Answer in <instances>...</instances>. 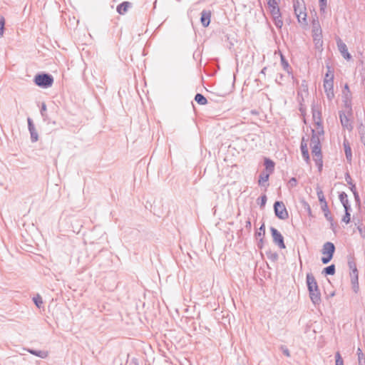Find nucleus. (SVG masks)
<instances>
[{
  "label": "nucleus",
  "mask_w": 365,
  "mask_h": 365,
  "mask_svg": "<svg viewBox=\"0 0 365 365\" xmlns=\"http://www.w3.org/2000/svg\"><path fill=\"white\" fill-rule=\"evenodd\" d=\"M266 70H267V67H264V68L262 69V71H261L260 73L265 75Z\"/></svg>",
  "instance_id": "nucleus-57"
},
{
  "label": "nucleus",
  "mask_w": 365,
  "mask_h": 365,
  "mask_svg": "<svg viewBox=\"0 0 365 365\" xmlns=\"http://www.w3.org/2000/svg\"><path fill=\"white\" fill-rule=\"evenodd\" d=\"M343 207L344 208L345 212H349L351 210V205H349V202H348V204L346 205H344Z\"/></svg>",
  "instance_id": "nucleus-53"
},
{
  "label": "nucleus",
  "mask_w": 365,
  "mask_h": 365,
  "mask_svg": "<svg viewBox=\"0 0 365 365\" xmlns=\"http://www.w3.org/2000/svg\"><path fill=\"white\" fill-rule=\"evenodd\" d=\"M354 200H355L356 202L358 205H360L361 200H360V197H359L358 192H354Z\"/></svg>",
  "instance_id": "nucleus-47"
},
{
  "label": "nucleus",
  "mask_w": 365,
  "mask_h": 365,
  "mask_svg": "<svg viewBox=\"0 0 365 365\" xmlns=\"http://www.w3.org/2000/svg\"><path fill=\"white\" fill-rule=\"evenodd\" d=\"M324 88L327 98L332 100L334 97V82L324 81Z\"/></svg>",
  "instance_id": "nucleus-11"
},
{
  "label": "nucleus",
  "mask_w": 365,
  "mask_h": 365,
  "mask_svg": "<svg viewBox=\"0 0 365 365\" xmlns=\"http://www.w3.org/2000/svg\"><path fill=\"white\" fill-rule=\"evenodd\" d=\"M321 208H322V210L324 212V217H326V219L329 222H332L333 217L331 215L330 211L328 207L327 202H324V205H322Z\"/></svg>",
  "instance_id": "nucleus-20"
},
{
  "label": "nucleus",
  "mask_w": 365,
  "mask_h": 365,
  "mask_svg": "<svg viewBox=\"0 0 365 365\" xmlns=\"http://www.w3.org/2000/svg\"><path fill=\"white\" fill-rule=\"evenodd\" d=\"M34 81L36 86L47 88L53 85V77L48 73H38L35 76Z\"/></svg>",
  "instance_id": "nucleus-3"
},
{
  "label": "nucleus",
  "mask_w": 365,
  "mask_h": 365,
  "mask_svg": "<svg viewBox=\"0 0 365 365\" xmlns=\"http://www.w3.org/2000/svg\"><path fill=\"white\" fill-rule=\"evenodd\" d=\"M352 285V289L355 293H357L359 290V280L351 281Z\"/></svg>",
  "instance_id": "nucleus-39"
},
{
  "label": "nucleus",
  "mask_w": 365,
  "mask_h": 365,
  "mask_svg": "<svg viewBox=\"0 0 365 365\" xmlns=\"http://www.w3.org/2000/svg\"><path fill=\"white\" fill-rule=\"evenodd\" d=\"M350 190H351L353 195L354 194V192H357L355 184L353 183L350 185Z\"/></svg>",
  "instance_id": "nucleus-54"
},
{
  "label": "nucleus",
  "mask_w": 365,
  "mask_h": 365,
  "mask_svg": "<svg viewBox=\"0 0 365 365\" xmlns=\"http://www.w3.org/2000/svg\"><path fill=\"white\" fill-rule=\"evenodd\" d=\"M280 349L281 351H282V353L287 357L290 356V353H289V349H287V346H281L280 347Z\"/></svg>",
  "instance_id": "nucleus-44"
},
{
  "label": "nucleus",
  "mask_w": 365,
  "mask_h": 365,
  "mask_svg": "<svg viewBox=\"0 0 365 365\" xmlns=\"http://www.w3.org/2000/svg\"><path fill=\"white\" fill-rule=\"evenodd\" d=\"M27 121H28V128H29V130L31 131L34 129H35V126H34V125L33 123V121H32V120L30 118H28Z\"/></svg>",
  "instance_id": "nucleus-45"
},
{
  "label": "nucleus",
  "mask_w": 365,
  "mask_h": 365,
  "mask_svg": "<svg viewBox=\"0 0 365 365\" xmlns=\"http://www.w3.org/2000/svg\"><path fill=\"white\" fill-rule=\"evenodd\" d=\"M339 115L342 127L349 131L353 129V126L350 123L349 118L346 115L344 111H339Z\"/></svg>",
  "instance_id": "nucleus-12"
},
{
  "label": "nucleus",
  "mask_w": 365,
  "mask_h": 365,
  "mask_svg": "<svg viewBox=\"0 0 365 365\" xmlns=\"http://www.w3.org/2000/svg\"><path fill=\"white\" fill-rule=\"evenodd\" d=\"M131 7V3L123 1L117 6V11L119 14H124Z\"/></svg>",
  "instance_id": "nucleus-16"
},
{
  "label": "nucleus",
  "mask_w": 365,
  "mask_h": 365,
  "mask_svg": "<svg viewBox=\"0 0 365 365\" xmlns=\"http://www.w3.org/2000/svg\"><path fill=\"white\" fill-rule=\"evenodd\" d=\"M300 150L302 153V158L305 160V162L309 164L310 163V158L309 154L307 148V144L304 141V138H302L301 145H300Z\"/></svg>",
  "instance_id": "nucleus-14"
},
{
  "label": "nucleus",
  "mask_w": 365,
  "mask_h": 365,
  "mask_svg": "<svg viewBox=\"0 0 365 365\" xmlns=\"http://www.w3.org/2000/svg\"><path fill=\"white\" fill-rule=\"evenodd\" d=\"M280 58H281V64L283 67L284 70L288 73H292V68L288 63V61L286 60L285 57L283 56V54L280 53Z\"/></svg>",
  "instance_id": "nucleus-18"
},
{
  "label": "nucleus",
  "mask_w": 365,
  "mask_h": 365,
  "mask_svg": "<svg viewBox=\"0 0 365 365\" xmlns=\"http://www.w3.org/2000/svg\"><path fill=\"white\" fill-rule=\"evenodd\" d=\"M345 180L347 182L348 185H351L353 184V180L349 175V173H345Z\"/></svg>",
  "instance_id": "nucleus-46"
},
{
  "label": "nucleus",
  "mask_w": 365,
  "mask_h": 365,
  "mask_svg": "<svg viewBox=\"0 0 365 365\" xmlns=\"http://www.w3.org/2000/svg\"><path fill=\"white\" fill-rule=\"evenodd\" d=\"M312 37L317 49H320L323 46L322 31L318 20L312 22Z\"/></svg>",
  "instance_id": "nucleus-2"
},
{
  "label": "nucleus",
  "mask_w": 365,
  "mask_h": 365,
  "mask_svg": "<svg viewBox=\"0 0 365 365\" xmlns=\"http://www.w3.org/2000/svg\"><path fill=\"white\" fill-rule=\"evenodd\" d=\"M335 359L336 365H344V361L339 351H337L335 354Z\"/></svg>",
  "instance_id": "nucleus-35"
},
{
  "label": "nucleus",
  "mask_w": 365,
  "mask_h": 365,
  "mask_svg": "<svg viewBox=\"0 0 365 365\" xmlns=\"http://www.w3.org/2000/svg\"><path fill=\"white\" fill-rule=\"evenodd\" d=\"M350 212L346 211L345 212V214L342 218V221L346 222V224L350 222L351 217H350Z\"/></svg>",
  "instance_id": "nucleus-43"
},
{
  "label": "nucleus",
  "mask_w": 365,
  "mask_h": 365,
  "mask_svg": "<svg viewBox=\"0 0 365 365\" xmlns=\"http://www.w3.org/2000/svg\"><path fill=\"white\" fill-rule=\"evenodd\" d=\"M267 257L272 261L274 262L278 259V255L276 252L267 253Z\"/></svg>",
  "instance_id": "nucleus-41"
},
{
  "label": "nucleus",
  "mask_w": 365,
  "mask_h": 365,
  "mask_svg": "<svg viewBox=\"0 0 365 365\" xmlns=\"http://www.w3.org/2000/svg\"><path fill=\"white\" fill-rule=\"evenodd\" d=\"M344 152H345V155H346V160L348 161H351V158H352V153H351V147H350L348 141H346V140L344 141Z\"/></svg>",
  "instance_id": "nucleus-19"
},
{
  "label": "nucleus",
  "mask_w": 365,
  "mask_h": 365,
  "mask_svg": "<svg viewBox=\"0 0 365 365\" xmlns=\"http://www.w3.org/2000/svg\"><path fill=\"white\" fill-rule=\"evenodd\" d=\"M34 302L35 303V304L39 308L41 307V304H43V301H42V299L41 297L38 295L36 297H34Z\"/></svg>",
  "instance_id": "nucleus-40"
},
{
  "label": "nucleus",
  "mask_w": 365,
  "mask_h": 365,
  "mask_svg": "<svg viewBox=\"0 0 365 365\" xmlns=\"http://www.w3.org/2000/svg\"><path fill=\"white\" fill-rule=\"evenodd\" d=\"M251 227H252V224H251V221L250 219H248L247 221H246V225H245V227L248 230H250L251 229Z\"/></svg>",
  "instance_id": "nucleus-52"
},
{
  "label": "nucleus",
  "mask_w": 365,
  "mask_h": 365,
  "mask_svg": "<svg viewBox=\"0 0 365 365\" xmlns=\"http://www.w3.org/2000/svg\"><path fill=\"white\" fill-rule=\"evenodd\" d=\"M359 230L360 232H362V230L361 228H359Z\"/></svg>",
  "instance_id": "nucleus-60"
},
{
  "label": "nucleus",
  "mask_w": 365,
  "mask_h": 365,
  "mask_svg": "<svg viewBox=\"0 0 365 365\" xmlns=\"http://www.w3.org/2000/svg\"><path fill=\"white\" fill-rule=\"evenodd\" d=\"M318 118H319V120L317 122H316V124L317 126V130H312V135L311 143H310L311 146L321 145L319 135H324V129L322 125L321 118L319 116L318 117Z\"/></svg>",
  "instance_id": "nucleus-6"
},
{
  "label": "nucleus",
  "mask_w": 365,
  "mask_h": 365,
  "mask_svg": "<svg viewBox=\"0 0 365 365\" xmlns=\"http://www.w3.org/2000/svg\"><path fill=\"white\" fill-rule=\"evenodd\" d=\"M269 10L272 17L279 16L281 14L279 6H273L272 7H269Z\"/></svg>",
  "instance_id": "nucleus-27"
},
{
  "label": "nucleus",
  "mask_w": 365,
  "mask_h": 365,
  "mask_svg": "<svg viewBox=\"0 0 365 365\" xmlns=\"http://www.w3.org/2000/svg\"><path fill=\"white\" fill-rule=\"evenodd\" d=\"M322 254L326 255V257H322V262L323 264H328L332 259L334 253L335 252V246L331 242H325L322 247Z\"/></svg>",
  "instance_id": "nucleus-5"
},
{
  "label": "nucleus",
  "mask_w": 365,
  "mask_h": 365,
  "mask_svg": "<svg viewBox=\"0 0 365 365\" xmlns=\"http://www.w3.org/2000/svg\"><path fill=\"white\" fill-rule=\"evenodd\" d=\"M294 13L299 23H306L307 13L306 7L303 0H293Z\"/></svg>",
  "instance_id": "nucleus-4"
},
{
  "label": "nucleus",
  "mask_w": 365,
  "mask_h": 365,
  "mask_svg": "<svg viewBox=\"0 0 365 365\" xmlns=\"http://www.w3.org/2000/svg\"><path fill=\"white\" fill-rule=\"evenodd\" d=\"M319 10L322 14L326 13L327 0H319Z\"/></svg>",
  "instance_id": "nucleus-29"
},
{
  "label": "nucleus",
  "mask_w": 365,
  "mask_h": 365,
  "mask_svg": "<svg viewBox=\"0 0 365 365\" xmlns=\"http://www.w3.org/2000/svg\"><path fill=\"white\" fill-rule=\"evenodd\" d=\"M4 28L0 27V37L3 36Z\"/></svg>",
  "instance_id": "nucleus-56"
},
{
  "label": "nucleus",
  "mask_w": 365,
  "mask_h": 365,
  "mask_svg": "<svg viewBox=\"0 0 365 365\" xmlns=\"http://www.w3.org/2000/svg\"><path fill=\"white\" fill-rule=\"evenodd\" d=\"M301 204H302V207H304V209L307 211V215L309 217H312V209H311V207L309 205V203L307 201H305L304 200H302L301 201Z\"/></svg>",
  "instance_id": "nucleus-26"
},
{
  "label": "nucleus",
  "mask_w": 365,
  "mask_h": 365,
  "mask_svg": "<svg viewBox=\"0 0 365 365\" xmlns=\"http://www.w3.org/2000/svg\"><path fill=\"white\" fill-rule=\"evenodd\" d=\"M357 354H358L359 364V365H365V359H364V361H361V358L364 356V354L359 348L357 349Z\"/></svg>",
  "instance_id": "nucleus-38"
},
{
  "label": "nucleus",
  "mask_w": 365,
  "mask_h": 365,
  "mask_svg": "<svg viewBox=\"0 0 365 365\" xmlns=\"http://www.w3.org/2000/svg\"><path fill=\"white\" fill-rule=\"evenodd\" d=\"M348 266L351 271L357 269L356 264L352 258L349 259Z\"/></svg>",
  "instance_id": "nucleus-37"
},
{
  "label": "nucleus",
  "mask_w": 365,
  "mask_h": 365,
  "mask_svg": "<svg viewBox=\"0 0 365 365\" xmlns=\"http://www.w3.org/2000/svg\"><path fill=\"white\" fill-rule=\"evenodd\" d=\"M269 175H270V173L265 172V171H262L259 175V180H258L259 185L262 186V185H263L264 182H267L269 180Z\"/></svg>",
  "instance_id": "nucleus-21"
},
{
  "label": "nucleus",
  "mask_w": 365,
  "mask_h": 365,
  "mask_svg": "<svg viewBox=\"0 0 365 365\" xmlns=\"http://www.w3.org/2000/svg\"><path fill=\"white\" fill-rule=\"evenodd\" d=\"M336 42L338 50L341 54V56L347 61L351 60V56L348 51V48L346 43H344L343 41L339 37L336 38Z\"/></svg>",
  "instance_id": "nucleus-10"
},
{
  "label": "nucleus",
  "mask_w": 365,
  "mask_h": 365,
  "mask_svg": "<svg viewBox=\"0 0 365 365\" xmlns=\"http://www.w3.org/2000/svg\"><path fill=\"white\" fill-rule=\"evenodd\" d=\"M327 73L325 74L324 81L334 82V73L330 66L327 65Z\"/></svg>",
  "instance_id": "nucleus-24"
},
{
  "label": "nucleus",
  "mask_w": 365,
  "mask_h": 365,
  "mask_svg": "<svg viewBox=\"0 0 365 365\" xmlns=\"http://www.w3.org/2000/svg\"><path fill=\"white\" fill-rule=\"evenodd\" d=\"M306 281L312 302L314 305H319L322 302L321 292L314 276L312 273H307Z\"/></svg>",
  "instance_id": "nucleus-1"
},
{
  "label": "nucleus",
  "mask_w": 365,
  "mask_h": 365,
  "mask_svg": "<svg viewBox=\"0 0 365 365\" xmlns=\"http://www.w3.org/2000/svg\"><path fill=\"white\" fill-rule=\"evenodd\" d=\"M265 233L264 225H262L259 228V230L256 232L255 237L256 239L258 240L259 237H263Z\"/></svg>",
  "instance_id": "nucleus-31"
},
{
  "label": "nucleus",
  "mask_w": 365,
  "mask_h": 365,
  "mask_svg": "<svg viewBox=\"0 0 365 365\" xmlns=\"http://www.w3.org/2000/svg\"><path fill=\"white\" fill-rule=\"evenodd\" d=\"M272 18L274 19V25L276 26V27L281 29L283 25V21L282 20L281 14L279 16H274Z\"/></svg>",
  "instance_id": "nucleus-30"
},
{
  "label": "nucleus",
  "mask_w": 365,
  "mask_h": 365,
  "mask_svg": "<svg viewBox=\"0 0 365 365\" xmlns=\"http://www.w3.org/2000/svg\"><path fill=\"white\" fill-rule=\"evenodd\" d=\"M350 277H351V281L359 280L358 269L351 271Z\"/></svg>",
  "instance_id": "nucleus-36"
},
{
  "label": "nucleus",
  "mask_w": 365,
  "mask_h": 365,
  "mask_svg": "<svg viewBox=\"0 0 365 365\" xmlns=\"http://www.w3.org/2000/svg\"><path fill=\"white\" fill-rule=\"evenodd\" d=\"M270 232L274 243L276 244L280 249H284L286 246L284 242V237L280 232L273 227H270Z\"/></svg>",
  "instance_id": "nucleus-9"
},
{
  "label": "nucleus",
  "mask_w": 365,
  "mask_h": 365,
  "mask_svg": "<svg viewBox=\"0 0 365 365\" xmlns=\"http://www.w3.org/2000/svg\"><path fill=\"white\" fill-rule=\"evenodd\" d=\"M40 113H41V115L43 118V120L46 122H48V115L46 113V103H43L42 105H41V110H40Z\"/></svg>",
  "instance_id": "nucleus-25"
},
{
  "label": "nucleus",
  "mask_w": 365,
  "mask_h": 365,
  "mask_svg": "<svg viewBox=\"0 0 365 365\" xmlns=\"http://www.w3.org/2000/svg\"><path fill=\"white\" fill-rule=\"evenodd\" d=\"M311 147L312 153L314 156V160L315 161L316 165L318 167L319 171H321L323 166L321 145H314Z\"/></svg>",
  "instance_id": "nucleus-8"
},
{
  "label": "nucleus",
  "mask_w": 365,
  "mask_h": 365,
  "mask_svg": "<svg viewBox=\"0 0 365 365\" xmlns=\"http://www.w3.org/2000/svg\"><path fill=\"white\" fill-rule=\"evenodd\" d=\"M264 165L265 166V172H267L270 174H272L274 172V163L270 160L269 158H265Z\"/></svg>",
  "instance_id": "nucleus-17"
},
{
  "label": "nucleus",
  "mask_w": 365,
  "mask_h": 365,
  "mask_svg": "<svg viewBox=\"0 0 365 365\" xmlns=\"http://www.w3.org/2000/svg\"><path fill=\"white\" fill-rule=\"evenodd\" d=\"M317 195L319 201L321 203V205H324V202H327V201H326V199H325V197L324 195V193H323L322 190H318L317 191Z\"/></svg>",
  "instance_id": "nucleus-32"
},
{
  "label": "nucleus",
  "mask_w": 365,
  "mask_h": 365,
  "mask_svg": "<svg viewBox=\"0 0 365 365\" xmlns=\"http://www.w3.org/2000/svg\"><path fill=\"white\" fill-rule=\"evenodd\" d=\"M335 265L331 264L324 268L322 273L325 275H334L335 274Z\"/></svg>",
  "instance_id": "nucleus-22"
},
{
  "label": "nucleus",
  "mask_w": 365,
  "mask_h": 365,
  "mask_svg": "<svg viewBox=\"0 0 365 365\" xmlns=\"http://www.w3.org/2000/svg\"><path fill=\"white\" fill-rule=\"evenodd\" d=\"M364 359H365V357H364V356H363V357L361 358V361H364Z\"/></svg>",
  "instance_id": "nucleus-59"
},
{
  "label": "nucleus",
  "mask_w": 365,
  "mask_h": 365,
  "mask_svg": "<svg viewBox=\"0 0 365 365\" xmlns=\"http://www.w3.org/2000/svg\"><path fill=\"white\" fill-rule=\"evenodd\" d=\"M268 7H272L273 6H278L276 0L267 1Z\"/></svg>",
  "instance_id": "nucleus-48"
},
{
  "label": "nucleus",
  "mask_w": 365,
  "mask_h": 365,
  "mask_svg": "<svg viewBox=\"0 0 365 365\" xmlns=\"http://www.w3.org/2000/svg\"><path fill=\"white\" fill-rule=\"evenodd\" d=\"M260 200H261L260 206H264V205L267 202V196L265 195L261 196Z\"/></svg>",
  "instance_id": "nucleus-49"
},
{
  "label": "nucleus",
  "mask_w": 365,
  "mask_h": 365,
  "mask_svg": "<svg viewBox=\"0 0 365 365\" xmlns=\"http://www.w3.org/2000/svg\"><path fill=\"white\" fill-rule=\"evenodd\" d=\"M302 88L304 91H308V86L306 81H302Z\"/></svg>",
  "instance_id": "nucleus-50"
},
{
  "label": "nucleus",
  "mask_w": 365,
  "mask_h": 365,
  "mask_svg": "<svg viewBox=\"0 0 365 365\" xmlns=\"http://www.w3.org/2000/svg\"><path fill=\"white\" fill-rule=\"evenodd\" d=\"M275 215L280 220H287L289 217L288 211L282 201H276L274 204Z\"/></svg>",
  "instance_id": "nucleus-7"
},
{
  "label": "nucleus",
  "mask_w": 365,
  "mask_h": 365,
  "mask_svg": "<svg viewBox=\"0 0 365 365\" xmlns=\"http://www.w3.org/2000/svg\"><path fill=\"white\" fill-rule=\"evenodd\" d=\"M211 11L204 9L201 12L200 22L204 27L209 26L210 23Z\"/></svg>",
  "instance_id": "nucleus-13"
},
{
  "label": "nucleus",
  "mask_w": 365,
  "mask_h": 365,
  "mask_svg": "<svg viewBox=\"0 0 365 365\" xmlns=\"http://www.w3.org/2000/svg\"><path fill=\"white\" fill-rule=\"evenodd\" d=\"M195 101L200 105L204 106L207 104L206 98L201 93H197L195 96Z\"/></svg>",
  "instance_id": "nucleus-23"
},
{
  "label": "nucleus",
  "mask_w": 365,
  "mask_h": 365,
  "mask_svg": "<svg viewBox=\"0 0 365 365\" xmlns=\"http://www.w3.org/2000/svg\"><path fill=\"white\" fill-rule=\"evenodd\" d=\"M343 93H344V98H346V99L349 98V96H351L348 84H345Z\"/></svg>",
  "instance_id": "nucleus-42"
},
{
  "label": "nucleus",
  "mask_w": 365,
  "mask_h": 365,
  "mask_svg": "<svg viewBox=\"0 0 365 365\" xmlns=\"http://www.w3.org/2000/svg\"><path fill=\"white\" fill-rule=\"evenodd\" d=\"M28 352L30 354L38 356L41 359H46L48 356V352L47 351H43V350H35L31 349H26Z\"/></svg>",
  "instance_id": "nucleus-15"
},
{
  "label": "nucleus",
  "mask_w": 365,
  "mask_h": 365,
  "mask_svg": "<svg viewBox=\"0 0 365 365\" xmlns=\"http://www.w3.org/2000/svg\"><path fill=\"white\" fill-rule=\"evenodd\" d=\"M30 133V135H31V142L34 143V142H36L38 139V133L36 130V128L34 129L33 130L31 131H29Z\"/></svg>",
  "instance_id": "nucleus-34"
},
{
  "label": "nucleus",
  "mask_w": 365,
  "mask_h": 365,
  "mask_svg": "<svg viewBox=\"0 0 365 365\" xmlns=\"http://www.w3.org/2000/svg\"><path fill=\"white\" fill-rule=\"evenodd\" d=\"M297 185V180L296 178H292L287 182V187L289 189H292L295 187Z\"/></svg>",
  "instance_id": "nucleus-33"
},
{
  "label": "nucleus",
  "mask_w": 365,
  "mask_h": 365,
  "mask_svg": "<svg viewBox=\"0 0 365 365\" xmlns=\"http://www.w3.org/2000/svg\"><path fill=\"white\" fill-rule=\"evenodd\" d=\"M339 198L342 205L348 204V195H346V192H341L339 195Z\"/></svg>",
  "instance_id": "nucleus-28"
},
{
  "label": "nucleus",
  "mask_w": 365,
  "mask_h": 365,
  "mask_svg": "<svg viewBox=\"0 0 365 365\" xmlns=\"http://www.w3.org/2000/svg\"><path fill=\"white\" fill-rule=\"evenodd\" d=\"M257 240H259L258 242V247L262 248V244H263V237H259Z\"/></svg>",
  "instance_id": "nucleus-55"
},
{
  "label": "nucleus",
  "mask_w": 365,
  "mask_h": 365,
  "mask_svg": "<svg viewBox=\"0 0 365 365\" xmlns=\"http://www.w3.org/2000/svg\"><path fill=\"white\" fill-rule=\"evenodd\" d=\"M5 26V19L3 16L0 17V27L4 28Z\"/></svg>",
  "instance_id": "nucleus-51"
},
{
  "label": "nucleus",
  "mask_w": 365,
  "mask_h": 365,
  "mask_svg": "<svg viewBox=\"0 0 365 365\" xmlns=\"http://www.w3.org/2000/svg\"><path fill=\"white\" fill-rule=\"evenodd\" d=\"M316 116H317L316 111L313 110V117H314V118H316Z\"/></svg>",
  "instance_id": "nucleus-58"
}]
</instances>
